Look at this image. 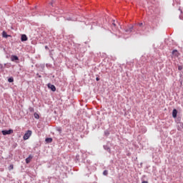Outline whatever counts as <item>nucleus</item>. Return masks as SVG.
Listing matches in <instances>:
<instances>
[{"instance_id":"obj_23","label":"nucleus","mask_w":183,"mask_h":183,"mask_svg":"<svg viewBox=\"0 0 183 183\" xmlns=\"http://www.w3.org/2000/svg\"><path fill=\"white\" fill-rule=\"evenodd\" d=\"M45 49H49V48H48V46H45Z\"/></svg>"},{"instance_id":"obj_10","label":"nucleus","mask_w":183,"mask_h":183,"mask_svg":"<svg viewBox=\"0 0 183 183\" xmlns=\"http://www.w3.org/2000/svg\"><path fill=\"white\" fill-rule=\"evenodd\" d=\"M34 118H36V119H39V114H38L37 113H34Z\"/></svg>"},{"instance_id":"obj_7","label":"nucleus","mask_w":183,"mask_h":183,"mask_svg":"<svg viewBox=\"0 0 183 183\" xmlns=\"http://www.w3.org/2000/svg\"><path fill=\"white\" fill-rule=\"evenodd\" d=\"M178 114V111H177L176 109H174L172 111V117L173 118H175L177 117V114Z\"/></svg>"},{"instance_id":"obj_21","label":"nucleus","mask_w":183,"mask_h":183,"mask_svg":"<svg viewBox=\"0 0 183 183\" xmlns=\"http://www.w3.org/2000/svg\"><path fill=\"white\" fill-rule=\"evenodd\" d=\"M32 158H33V157H32V155H31V154H30V155L29 156V157H28V159H30V160L32 159Z\"/></svg>"},{"instance_id":"obj_19","label":"nucleus","mask_w":183,"mask_h":183,"mask_svg":"<svg viewBox=\"0 0 183 183\" xmlns=\"http://www.w3.org/2000/svg\"><path fill=\"white\" fill-rule=\"evenodd\" d=\"M54 2H55V0H52L51 2H50V5H51V6H54Z\"/></svg>"},{"instance_id":"obj_4","label":"nucleus","mask_w":183,"mask_h":183,"mask_svg":"<svg viewBox=\"0 0 183 183\" xmlns=\"http://www.w3.org/2000/svg\"><path fill=\"white\" fill-rule=\"evenodd\" d=\"M21 41L22 42H24L25 41H28V37L25 34H22L21 36Z\"/></svg>"},{"instance_id":"obj_9","label":"nucleus","mask_w":183,"mask_h":183,"mask_svg":"<svg viewBox=\"0 0 183 183\" xmlns=\"http://www.w3.org/2000/svg\"><path fill=\"white\" fill-rule=\"evenodd\" d=\"M3 38H8L9 36L8 34H6V32L5 31H3Z\"/></svg>"},{"instance_id":"obj_24","label":"nucleus","mask_w":183,"mask_h":183,"mask_svg":"<svg viewBox=\"0 0 183 183\" xmlns=\"http://www.w3.org/2000/svg\"><path fill=\"white\" fill-rule=\"evenodd\" d=\"M142 183H148L147 181H143Z\"/></svg>"},{"instance_id":"obj_3","label":"nucleus","mask_w":183,"mask_h":183,"mask_svg":"<svg viewBox=\"0 0 183 183\" xmlns=\"http://www.w3.org/2000/svg\"><path fill=\"white\" fill-rule=\"evenodd\" d=\"M48 88H49L53 92H55L56 91V88L54 85L51 84V83H49L47 84Z\"/></svg>"},{"instance_id":"obj_6","label":"nucleus","mask_w":183,"mask_h":183,"mask_svg":"<svg viewBox=\"0 0 183 183\" xmlns=\"http://www.w3.org/2000/svg\"><path fill=\"white\" fill-rule=\"evenodd\" d=\"M172 54L174 56H179V52L177 49L173 50Z\"/></svg>"},{"instance_id":"obj_11","label":"nucleus","mask_w":183,"mask_h":183,"mask_svg":"<svg viewBox=\"0 0 183 183\" xmlns=\"http://www.w3.org/2000/svg\"><path fill=\"white\" fill-rule=\"evenodd\" d=\"M104 149H106L109 152H111V149L109 147H108L107 146H104Z\"/></svg>"},{"instance_id":"obj_17","label":"nucleus","mask_w":183,"mask_h":183,"mask_svg":"<svg viewBox=\"0 0 183 183\" xmlns=\"http://www.w3.org/2000/svg\"><path fill=\"white\" fill-rule=\"evenodd\" d=\"M182 66H178L179 71H182Z\"/></svg>"},{"instance_id":"obj_1","label":"nucleus","mask_w":183,"mask_h":183,"mask_svg":"<svg viewBox=\"0 0 183 183\" xmlns=\"http://www.w3.org/2000/svg\"><path fill=\"white\" fill-rule=\"evenodd\" d=\"M31 135H32V131L29 130V131H27V132L24 134L23 138H24V140L29 139V137H31Z\"/></svg>"},{"instance_id":"obj_12","label":"nucleus","mask_w":183,"mask_h":183,"mask_svg":"<svg viewBox=\"0 0 183 183\" xmlns=\"http://www.w3.org/2000/svg\"><path fill=\"white\" fill-rule=\"evenodd\" d=\"M132 29H134V26L130 27L129 30H126V32H132Z\"/></svg>"},{"instance_id":"obj_5","label":"nucleus","mask_w":183,"mask_h":183,"mask_svg":"<svg viewBox=\"0 0 183 183\" xmlns=\"http://www.w3.org/2000/svg\"><path fill=\"white\" fill-rule=\"evenodd\" d=\"M19 58H18L17 56L12 55V56H11V61H12L13 62H14V61H19Z\"/></svg>"},{"instance_id":"obj_13","label":"nucleus","mask_w":183,"mask_h":183,"mask_svg":"<svg viewBox=\"0 0 183 183\" xmlns=\"http://www.w3.org/2000/svg\"><path fill=\"white\" fill-rule=\"evenodd\" d=\"M9 82H13L14 81V77H10L8 79Z\"/></svg>"},{"instance_id":"obj_15","label":"nucleus","mask_w":183,"mask_h":183,"mask_svg":"<svg viewBox=\"0 0 183 183\" xmlns=\"http://www.w3.org/2000/svg\"><path fill=\"white\" fill-rule=\"evenodd\" d=\"M103 175H108V171L107 170H104L103 172Z\"/></svg>"},{"instance_id":"obj_26","label":"nucleus","mask_w":183,"mask_h":183,"mask_svg":"<svg viewBox=\"0 0 183 183\" xmlns=\"http://www.w3.org/2000/svg\"><path fill=\"white\" fill-rule=\"evenodd\" d=\"M96 81H99V79L98 77H97Z\"/></svg>"},{"instance_id":"obj_14","label":"nucleus","mask_w":183,"mask_h":183,"mask_svg":"<svg viewBox=\"0 0 183 183\" xmlns=\"http://www.w3.org/2000/svg\"><path fill=\"white\" fill-rule=\"evenodd\" d=\"M26 162L27 163V164H29L30 162H31V160H30V159H29L28 157L26 159Z\"/></svg>"},{"instance_id":"obj_18","label":"nucleus","mask_w":183,"mask_h":183,"mask_svg":"<svg viewBox=\"0 0 183 183\" xmlns=\"http://www.w3.org/2000/svg\"><path fill=\"white\" fill-rule=\"evenodd\" d=\"M179 127H180L182 129H183V123H179Z\"/></svg>"},{"instance_id":"obj_16","label":"nucleus","mask_w":183,"mask_h":183,"mask_svg":"<svg viewBox=\"0 0 183 183\" xmlns=\"http://www.w3.org/2000/svg\"><path fill=\"white\" fill-rule=\"evenodd\" d=\"M29 111H30V112H34V107H29Z\"/></svg>"},{"instance_id":"obj_8","label":"nucleus","mask_w":183,"mask_h":183,"mask_svg":"<svg viewBox=\"0 0 183 183\" xmlns=\"http://www.w3.org/2000/svg\"><path fill=\"white\" fill-rule=\"evenodd\" d=\"M46 142L51 143L52 142V138H46Z\"/></svg>"},{"instance_id":"obj_22","label":"nucleus","mask_w":183,"mask_h":183,"mask_svg":"<svg viewBox=\"0 0 183 183\" xmlns=\"http://www.w3.org/2000/svg\"><path fill=\"white\" fill-rule=\"evenodd\" d=\"M143 24L142 23H139V26H142Z\"/></svg>"},{"instance_id":"obj_20","label":"nucleus","mask_w":183,"mask_h":183,"mask_svg":"<svg viewBox=\"0 0 183 183\" xmlns=\"http://www.w3.org/2000/svg\"><path fill=\"white\" fill-rule=\"evenodd\" d=\"M9 169H14V164L9 166Z\"/></svg>"},{"instance_id":"obj_2","label":"nucleus","mask_w":183,"mask_h":183,"mask_svg":"<svg viewBox=\"0 0 183 183\" xmlns=\"http://www.w3.org/2000/svg\"><path fill=\"white\" fill-rule=\"evenodd\" d=\"M1 134H3L4 135H11V134H14V130H3L1 131Z\"/></svg>"},{"instance_id":"obj_25","label":"nucleus","mask_w":183,"mask_h":183,"mask_svg":"<svg viewBox=\"0 0 183 183\" xmlns=\"http://www.w3.org/2000/svg\"><path fill=\"white\" fill-rule=\"evenodd\" d=\"M112 25H114V26H117V24H115V23H112Z\"/></svg>"}]
</instances>
